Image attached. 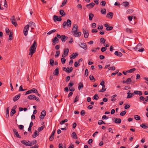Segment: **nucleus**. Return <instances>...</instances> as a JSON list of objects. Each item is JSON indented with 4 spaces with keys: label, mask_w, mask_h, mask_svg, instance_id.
I'll return each instance as SVG.
<instances>
[{
    "label": "nucleus",
    "mask_w": 148,
    "mask_h": 148,
    "mask_svg": "<svg viewBox=\"0 0 148 148\" xmlns=\"http://www.w3.org/2000/svg\"><path fill=\"white\" fill-rule=\"evenodd\" d=\"M37 44L36 41H34L33 44L31 45L29 49V55H31L32 56L33 54L36 51V49L37 48Z\"/></svg>",
    "instance_id": "1"
},
{
    "label": "nucleus",
    "mask_w": 148,
    "mask_h": 148,
    "mask_svg": "<svg viewBox=\"0 0 148 148\" xmlns=\"http://www.w3.org/2000/svg\"><path fill=\"white\" fill-rule=\"evenodd\" d=\"M10 21L12 24L14 25L15 27H16L18 25L16 23V19H15L14 16H13L11 17Z\"/></svg>",
    "instance_id": "2"
},
{
    "label": "nucleus",
    "mask_w": 148,
    "mask_h": 148,
    "mask_svg": "<svg viewBox=\"0 0 148 148\" xmlns=\"http://www.w3.org/2000/svg\"><path fill=\"white\" fill-rule=\"evenodd\" d=\"M29 25H27L25 26L23 29V33L25 36H26L28 34V31L29 29Z\"/></svg>",
    "instance_id": "3"
},
{
    "label": "nucleus",
    "mask_w": 148,
    "mask_h": 148,
    "mask_svg": "<svg viewBox=\"0 0 148 148\" xmlns=\"http://www.w3.org/2000/svg\"><path fill=\"white\" fill-rule=\"evenodd\" d=\"M34 92L35 93H37L38 92L37 90L35 88H32V89L29 90L26 92L25 95L31 93L32 92Z\"/></svg>",
    "instance_id": "4"
},
{
    "label": "nucleus",
    "mask_w": 148,
    "mask_h": 148,
    "mask_svg": "<svg viewBox=\"0 0 148 148\" xmlns=\"http://www.w3.org/2000/svg\"><path fill=\"white\" fill-rule=\"evenodd\" d=\"M69 52V49H64V53L62 55V58L66 57L68 55Z\"/></svg>",
    "instance_id": "5"
},
{
    "label": "nucleus",
    "mask_w": 148,
    "mask_h": 148,
    "mask_svg": "<svg viewBox=\"0 0 148 148\" xmlns=\"http://www.w3.org/2000/svg\"><path fill=\"white\" fill-rule=\"evenodd\" d=\"M21 142L23 144L26 146H31V143H30V141L29 140L27 141L26 140H23L21 141Z\"/></svg>",
    "instance_id": "6"
},
{
    "label": "nucleus",
    "mask_w": 148,
    "mask_h": 148,
    "mask_svg": "<svg viewBox=\"0 0 148 148\" xmlns=\"http://www.w3.org/2000/svg\"><path fill=\"white\" fill-rule=\"evenodd\" d=\"M72 33L73 36L76 37L80 36L82 34L81 32H78L77 31L73 32Z\"/></svg>",
    "instance_id": "7"
},
{
    "label": "nucleus",
    "mask_w": 148,
    "mask_h": 148,
    "mask_svg": "<svg viewBox=\"0 0 148 148\" xmlns=\"http://www.w3.org/2000/svg\"><path fill=\"white\" fill-rule=\"evenodd\" d=\"M83 33L85 38H87L88 37L89 34L88 30L83 29Z\"/></svg>",
    "instance_id": "8"
},
{
    "label": "nucleus",
    "mask_w": 148,
    "mask_h": 148,
    "mask_svg": "<svg viewBox=\"0 0 148 148\" xmlns=\"http://www.w3.org/2000/svg\"><path fill=\"white\" fill-rule=\"evenodd\" d=\"M114 121L116 123L119 124L121 122V119L120 118H114L113 119Z\"/></svg>",
    "instance_id": "9"
},
{
    "label": "nucleus",
    "mask_w": 148,
    "mask_h": 148,
    "mask_svg": "<svg viewBox=\"0 0 148 148\" xmlns=\"http://www.w3.org/2000/svg\"><path fill=\"white\" fill-rule=\"evenodd\" d=\"M53 20L55 22H56V21H60L62 20V19L60 17H58L57 16L54 15L53 16Z\"/></svg>",
    "instance_id": "10"
},
{
    "label": "nucleus",
    "mask_w": 148,
    "mask_h": 148,
    "mask_svg": "<svg viewBox=\"0 0 148 148\" xmlns=\"http://www.w3.org/2000/svg\"><path fill=\"white\" fill-rule=\"evenodd\" d=\"M46 111L45 110H43L41 113V115L40 116V118L41 119H43L44 118V116L46 115Z\"/></svg>",
    "instance_id": "11"
},
{
    "label": "nucleus",
    "mask_w": 148,
    "mask_h": 148,
    "mask_svg": "<svg viewBox=\"0 0 148 148\" xmlns=\"http://www.w3.org/2000/svg\"><path fill=\"white\" fill-rule=\"evenodd\" d=\"M80 47L83 48L84 49L86 50L87 49V46L86 44L85 43H81L80 45H79Z\"/></svg>",
    "instance_id": "12"
},
{
    "label": "nucleus",
    "mask_w": 148,
    "mask_h": 148,
    "mask_svg": "<svg viewBox=\"0 0 148 148\" xmlns=\"http://www.w3.org/2000/svg\"><path fill=\"white\" fill-rule=\"evenodd\" d=\"M14 134L16 135V137L19 138H21V137L19 135L18 131L15 129H14L13 130Z\"/></svg>",
    "instance_id": "13"
},
{
    "label": "nucleus",
    "mask_w": 148,
    "mask_h": 148,
    "mask_svg": "<svg viewBox=\"0 0 148 148\" xmlns=\"http://www.w3.org/2000/svg\"><path fill=\"white\" fill-rule=\"evenodd\" d=\"M78 30V26L76 24H74L73 25L72 32L77 31Z\"/></svg>",
    "instance_id": "14"
},
{
    "label": "nucleus",
    "mask_w": 148,
    "mask_h": 148,
    "mask_svg": "<svg viewBox=\"0 0 148 148\" xmlns=\"http://www.w3.org/2000/svg\"><path fill=\"white\" fill-rule=\"evenodd\" d=\"M94 5L95 3H94L92 2L87 5L86 6L88 7V8L90 9L93 8Z\"/></svg>",
    "instance_id": "15"
},
{
    "label": "nucleus",
    "mask_w": 148,
    "mask_h": 148,
    "mask_svg": "<svg viewBox=\"0 0 148 148\" xmlns=\"http://www.w3.org/2000/svg\"><path fill=\"white\" fill-rule=\"evenodd\" d=\"M67 38H68L66 36L64 35H62L61 40L63 42H65L66 39H67Z\"/></svg>",
    "instance_id": "16"
},
{
    "label": "nucleus",
    "mask_w": 148,
    "mask_h": 148,
    "mask_svg": "<svg viewBox=\"0 0 148 148\" xmlns=\"http://www.w3.org/2000/svg\"><path fill=\"white\" fill-rule=\"evenodd\" d=\"M52 42L55 44L58 42L59 39L57 37H55L54 38L52 39Z\"/></svg>",
    "instance_id": "17"
},
{
    "label": "nucleus",
    "mask_w": 148,
    "mask_h": 148,
    "mask_svg": "<svg viewBox=\"0 0 148 148\" xmlns=\"http://www.w3.org/2000/svg\"><path fill=\"white\" fill-rule=\"evenodd\" d=\"M133 94L134 95L138 94V95L140 96L142 95L143 94L142 93L141 91L138 90L134 91V92L133 93Z\"/></svg>",
    "instance_id": "18"
},
{
    "label": "nucleus",
    "mask_w": 148,
    "mask_h": 148,
    "mask_svg": "<svg viewBox=\"0 0 148 148\" xmlns=\"http://www.w3.org/2000/svg\"><path fill=\"white\" fill-rule=\"evenodd\" d=\"M73 70V68L72 67H70V68L68 67L66 69L65 71L66 72L68 73H71Z\"/></svg>",
    "instance_id": "19"
},
{
    "label": "nucleus",
    "mask_w": 148,
    "mask_h": 148,
    "mask_svg": "<svg viewBox=\"0 0 148 148\" xmlns=\"http://www.w3.org/2000/svg\"><path fill=\"white\" fill-rule=\"evenodd\" d=\"M114 54L116 56H117L119 57H121L122 56V53L120 52H118L117 51H115Z\"/></svg>",
    "instance_id": "20"
},
{
    "label": "nucleus",
    "mask_w": 148,
    "mask_h": 148,
    "mask_svg": "<svg viewBox=\"0 0 148 148\" xmlns=\"http://www.w3.org/2000/svg\"><path fill=\"white\" fill-rule=\"evenodd\" d=\"M20 97V95L19 94L18 95H17L15 97H14L13 98V101H17L18 100Z\"/></svg>",
    "instance_id": "21"
},
{
    "label": "nucleus",
    "mask_w": 148,
    "mask_h": 148,
    "mask_svg": "<svg viewBox=\"0 0 148 148\" xmlns=\"http://www.w3.org/2000/svg\"><path fill=\"white\" fill-rule=\"evenodd\" d=\"M141 44H138L136 47L134 48V49L135 51H138V50L141 47Z\"/></svg>",
    "instance_id": "22"
},
{
    "label": "nucleus",
    "mask_w": 148,
    "mask_h": 148,
    "mask_svg": "<svg viewBox=\"0 0 148 148\" xmlns=\"http://www.w3.org/2000/svg\"><path fill=\"white\" fill-rule=\"evenodd\" d=\"M35 96L33 95H30L27 97L28 99L30 100H34V98Z\"/></svg>",
    "instance_id": "23"
},
{
    "label": "nucleus",
    "mask_w": 148,
    "mask_h": 148,
    "mask_svg": "<svg viewBox=\"0 0 148 148\" xmlns=\"http://www.w3.org/2000/svg\"><path fill=\"white\" fill-rule=\"evenodd\" d=\"M59 73V71L58 68H57L55 69L53 73V74L55 75H58Z\"/></svg>",
    "instance_id": "24"
},
{
    "label": "nucleus",
    "mask_w": 148,
    "mask_h": 148,
    "mask_svg": "<svg viewBox=\"0 0 148 148\" xmlns=\"http://www.w3.org/2000/svg\"><path fill=\"white\" fill-rule=\"evenodd\" d=\"M127 96L126 97V98L129 99L131 98L134 95L133 93H127Z\"/></svg>",
    "instance_id": "25"
},
{
    "label": "nucleus",
    "mask_w": 148,
    "mask_h": 148,
    "mask_svg": "<svg viewBox=\"0 0 148 148\" xmlns=\"http://www.w3.org/2000/svg\"><path fill=\"white\" fill-rule=\"evenodd\" d=\"M78 54L77 53H73L71 56L70 58V59H74L77 57V56H78Z\"/></svg>",
    "instance_id": "26"
},
{
    "label": "nucleus",
    "mask_w": 148,
    "mask_h": 148,
    "mask_svg": "<svg viewBox=\"0 0 148 148\" xmlns=\"http://www.w3.org/2000/svg\"><path fill=\"white\" fill-rule=\"evenodd\" d=\"M83 84L82 83L80 82L79 83L78 86V89L79 90H80L81 88L83 87Z\"/></svg>",
    "instance_id": "27"
},
{
    "label": "nucleus",
    "mask_w": 148,
    "mask_h": 148,
    "mask_svg": "<svg viewBox=\"0 0 148 148\" xmlns=\"http://www.w3.org/2000/svg\"><path fill=\"white\" fill-rule=\"evenodd\" d=\"M71 136L73 138L75 139H76L77 138V136L75 132H73L72 133Z\"/></svg>",
    "instance_id": "28"
},
{
    "label": "nucleus",
    "mask_w": 148,
    "mask_h": 148,
    "mask_svg": "<svg viewBox=\"0 0 148 148\" xmlns=\"http://www.w3.org/2000/svg\"><path fill=\"white\" fill-rule=\"evenodd\" d=\"M29 26L31 27H35L36 25L35 23L31 21L29 22Z\"/></svg>",
    "instance_id": "29"
},
{
    "label": "nucleus",
    "mask_w": 148,
    "mask_h": 148,
    "mask_svg": "<svg viewBox=\"0 0 148 148\" xmlns=\"http://www.w3.org/2000/svg\"><path fill=\"white\" fill-rule=\"evenodd\" d=\"M37 132H38L37 130H36L35 131L34 133L32 135V137L33 138H34L38 135Z\"/></svg>",
    "instance_id": "30"
},
{
    "label": "nucleus",
    "mask_w": 148,
    "mask_h": 148,
    "mask_svg": "<svg viewBox=\"0 0 148 148\" xmlns=\"http://www.w3.org/2000/svg\"><path fill=\"white\" fill-rule=\"evenodd\" d=\"M9 107H8L6 109V114L5 115V117L8 118L9 116Z\"/></svg>",
    "instance_id": "31"
},
{
    "label": "nucleus",
    "mask_w": 148,
    "mask_h": 148,
    "mask_svg": "<svg viewBox=\"0 0 148 148\" xmlns=\"http://www.w3.org/2000/svg\"><path fill=\"white\" fill-rule=\"evenodd\" d=\"M68 24V27H71V21L70 19H68L66 22Z\"/></svg>",
    "instance_id": "32"
},
{
    "label": "nucleus",
    "mask_w": 148,
    "mask_h": 148,
    "mask_svg": "<svg viewBox=\"0 0 148 148\" xmlns=\"http://www.w3.org/2000/svg\"><path fill=\"white\" fill-rule=\"evenodd\" d=\"M132 79L131 78H127L126 80L125 81V83L127 84H129L131 82Z\"/></svg>",
    "instance_id": "33"
},
{
    "label": "nucleus",
    "mask_w": 148,
    "mask_h": 148,
    "mask_svg": "<svg viewBox=\"0 0 148 148\" xmlns=\"http://www.w3.org/2000/svg\"><path fill=\"white\" fill-rule=\"evenodd\" d=\"M106 88H105V86H102V89L99 91V92H103L106 90Z\"/></svg>",
    "instance_id": "34"
},
{
    "label": "nucleus",
    "mask_w": 148,
    "mask_h": 148,
    "mask_svg": "<svg viewBox=\"0 0 148 148\" xmlns=\"http://www.w3.org/2000/svg\"><path fill=\"white\" fill-rule=\"evenodd\" d=\"M60 14L62 15V16H64L66 14V13L64 12V11L62 10H60Z\"/></svg>",
    "instance_id": "35"
},
{
    "label": "nucleus",
    "mask_w": 148,
    "mask_h": 148,
    "mask_svg": "<svg viewBox=\"0 0 148 148\" xmlns=\"http://www.w3.org/2000/svg\"><path fill=\"white\" fill-rule=\"evenodd\" d=\"M134 118L137 121L139 120L140 119V116L137 115H135L134 116Z\"/></svg>",
    "instance_id": "36"
},
{
    "label": "nucleus",
    "mask_w": 148,
    "mask_h": 148,
    "mask_svg": "<svg viewBox=\"0 0 148 148\" xmlns=\"http://www.w3.org/2000/svg\"><path fill=\"white\" fill-rule=\"evenodd\" d=\"M94 16V15L92 13H90L89 15V19L90 21L92 20V18Z\"/></svg>",
    "instance_id": "37"
},
{
    "label": "nucleus",
    "mask_w": 148,
    "mask_h": 148,
    "mask_svg": "<svg viewBox=\"0 0 148 148\" xmlns=\"http://www.w3.org/2000/svg\"><path fill=\"white\" fill-rule=\"evenodd\" d=\"M16 112L15 110L12 109L10 112V116H12Z\"/></svg>",
    "instance_id": "38"
},
{
    "label": "nucleus",
    "mask_w": 148,
    "mask_h": 148,
    "mask_svg": "<svg viewBox=\"0 0 148 148\" xmlns=\"http://www.w3.org/2000/svg\"><path fill=\"white\" fill-rule=\"evenodd\" d=\"M136 70V69L134 68L132 69L129 70L127 71V73H132L134 71Z\"/></svg>",
    "instance_id": "39"
},
{
    "label": "nucleus",
    "mask_w": 148,
    "mask_h": 148,
    "mask_svg": "<svg viewBox=\"0 0 148 148\" xmlns=\"http://www.w3.org/2000/svg\"><path fill=\"white\" fill-rule=\"evenodd\" d=\"M100 42L101 44H104L106 41V40L103 38H101L100 39Z\"/></svg>",
    "instance_id": "40"
},
{
    "label": "nucleus",
    "mask_w": 148,
    "mask_h": 148,
    "mask_svg": "<svg viewBox=\"0 0 148 148\" xmlns=\"http://www.w3.org/2000/svg\"><path fill=\"white\" fill-rule=\"evenodd\" d=\"M44 128H45L44 125L42 126L41 127H39L38 128V132H40L42 131V130H43V129Z\"/></svg>",
    "instance_id": "41"
},
{
    "label": "nucleus",
    "mask_w": 148,
    "mask_h": 148,
    "mask_svg": "<svg viewBox=\"0 0 148 148\" xmlns=\"http://www.w3.org/2000/svg\"><path fill=\"white\" fill-rule=\"evenodd\" d=\"M56 31V29H53V30H52L49 32L47 33V34L48 35H49L50 34H51L52 33H53L54 32H55Z\"/></svg>",
    "instance_id": "42"
},
{
    "label": "nucleus",
    "mask_w": 148,
    "mask_h": 148,
    "mask_svg": "<svg viewBox=\"0 0 148 148\" xmlns=\"http://www.w3.org/2000/svg\"><path fill=\"white\" fill-rule=\"evenodd\" d=\"M129 3L127 1H125L122 3V4H123V5L125 7H127L129 5Z\"/></svg>",
    "instance_id": "43"
},
{
    "label": "nucleus",
    "mask_w": 148,
    "mask_h": 148,
    "mask_svg": "<svg viewBox=\"0 0 148 148\" xmlns=\"http://www.w3.org/2000/svg\"><path fill=\"white\" fill-rule=\"evenodd\" d=\"M68 24L67 23V22L66 21H64L63 23V27L64 28H66V26H67L68 27Z\"/></svg>",
    "instance_id": "44"
},
{
    "label": "nucleus",
    "mask_w": 148,
    "mask_h": 148,
    "mask_svg": "<svg viewBox=\"0 0 148 148\" xmlns=\"http://www.w3.org/2000/svg\"><path fill=\"white\" fill-rule=\"evenodd\" d=\"M67 3V0H64L62 3V5L60 6L61 7L64 6Z\"/></svg>",
    "instance_id": "45"
},
{
    "label": "nucleus",
    "mask_w": 148,
    "mask_h": 148,
    "mask_svg": "<svg viewBox=\"0 0 148 148\" xmlns=\"http://www.w3.org/2000/svg\"><path fill=\"white\" fill-rule=\"evenodd\" d=\"M113 14L112 12H110L107 14V16H110L111 17V18H112V17Z\"/></svg>",
    "instance_id": "46"
},
{
    "label": "nucleus",
    "mask_w": 148,
    "mask_h": 148,
    "mask_svg": "<svg viewBox=\"0 0 148 148\" xmlns=\"http://www.w3.org/2000/svg\"><path fill=\"white\" fill-rule=\"evenodd\" d=\"M126 110L123 111L120 113V115L121 116H123L126 114Z\"/></svg>",
    "instance_id": "47"
},
{
    "label": "nucleus",
    "mask_w": 148,
    "mask_h": 148,
    "mask_svg": "<svg viewBox=\"0 0 148 148\" xmlns=\"http://www.w3.org/2000/svg\"><path fill=\"white\" fill-rule=\"evenodd\" d=\"M140 126L143 129H146L148 128V126L144 124H142L140 125Z\"/></svg>",
    "instance_id": "48"
},
{
    "label": "nucleus",
    "mask_w": 148,
    "mask_h": 148,
    "mask_svg": "<svg viewBox=\"0 0 148 148\" xmlns=\"http://www.w3.org/2000/svg\"><path fill=\"white\" fill-rule=\"evenodd\" d=\"M79 96L78 95L75 98V99L74 100L73 102L74 103H75L79 100Z\"/></svg>",
    "instance_id": "49"
},
{
    "label": "nucleus",
    "mask_w": 148,
    "mask_h": 148,
    "mask_svg": "<svg viewBox=\"0 0 148 148\" xmlns=\"http://www.w3.org/2000/svg\"><path fill=\"white\" fill-rule=\"evenodd\" d=\"M99 96L97 94H96L93 96V98L94 99L97 100L99 99Z\"/></svg>",
    "instance_id": "50"
},
{
    "label": "nucleus",
    "mask_w": 148,
    "mask_h": 148,
    "mask_svg": "<svg viewBox=\"0 0 148 148\" xmlns=\"http://www.w3.org/2000/svg\"><path fill=\"white\" fill-rule=\"evenodd\" d=\"M98 123V124L99 125H101L102 124H105V123H104L102 120H99Z\"/></svg>",
    "instance_id": "51"
},
{
    "label": "nucleus",
    "mask_w": 148,
    "mask_h": 148,
    "mask_svg": "<svg viewBox=\"0 0 148 148\" xmlns=\"http://www.w3.org/2000/svg\"><path fill=\"white\" fill-rule=\"evenodd\" d=\"M106 10L105 9L101 10V12L102 14H105L106 13Z\"/></svg>",
    "instance_id": "52"
},
{
    "label": "nucleus",
    "mask_w": 148,
    "mask_h": 148,
    "mask_svg": "<svg viewBox=\"0 0 148 148\" xmlns=\"http://www.w3.org/2000/svg\"><path fill=\"white\" fill-rule=\"evenodd\" d=\"M68 121V120L66 119H65L63 121H61L60 122V124L61 125H63L64 124V123L65 122H66Z\"/></svg>",
    "instance_id": "53"
},
{
    "label": "nucleus",
    "mask_w": 148,
    "mask_h": 148,
    "mask_svg": "<svg viewBox=\"0 0 148 148\" xmlns=\"http://www.w3.org/2000/svg\"><path fill=\"white\" fill-rule=\"evenodd\" d=\"M126 31L127 32L130 33H132V31L129 28L126 29Z\"/></svg>",
    "instance_id": "54"
},
{
    "label": "nucleus",
    "mask_w": 148,
    "mask_h": 148,
    "mask_svg": "<svg viewBox=\"0 0 148 148\" xmlns=\"http://www.w3.org/2000/svg\"><path fill=\"white\" fill-rule=\"evenodd\" d=\"M54 134L53 135V134H51V136H50L49 138V140L50 141H51L53 140L54 138Z\"/></svg>",
    "instance_id": "55"
},
{
    "label": "nucleus",
    "mask_w": 148,
    "mask_h": 148,
    "mask_svg": "<svg viewBox=\"0 0 148 148\" xmlns=\"http://www.w3.org/2000/svg\"><path fill=\"white\" fill-rule=\"evenodd\" d=\"M50 63L49 64L52 66H53V64L54 63V61L53 59H51L50 60Z\"/></svg>",
    "instance_id": "56"
},
{
    "label": "nucleus",
    "mask_w": 148,
    "mask_h": 148,
    "mask_svg": "<svg viewBox=\"0 0 148 148\" xmlns=\"http://www.w3.org/2000/svg\"><path fill=\"white\" fill-rule=\"evenodd\" d=\"M89 79L90 80H94V82H95V79L94 77L92 75H90L89 77Z\"/></svg>",
    "instance_id": "57"
},
{
    "label": "nucleus",
    "mask_w": 148,
    "mask_h": 148,
    "mask_svg": "<svg viewBox=\"0 0 148 148\" xmlns=\"http://www.w3.org/2000/svg\"><path fill=\"white\" fill-rule=\"evenodd\" d=\"M60 54V51H56V54L55 55V57L56 58L58 57Z\"/></svg>",
    "instance_id": "58"
},
{
    "label": "nucleus",
    "mask_w": 148,
    "mask_h": 148,
    "mask_svg": "<svg viewBox=\"0 0 148 148\" xmlns=\"http://www.w3.org/2000/svg\"><path fill=\"white\" fill-rule=\"evenodd\" d=\"M106 2L104 1H101L100 4L103 6H104L106 5Z\"/></svg>",
    "instance_id": "59"
},
{
    "label": "nucleus",
    "mask_w": 148,
    "mask_h": 148,
    "mask_svg": "<svg viewBox=\"0 0 148 148\" xmlns=\"http://www.w3.org/2000/svg\"><path fill=\"white\" fill-rule=\"evenodd\" d=\"M37 142V141L36 140H34L32 141L31 142H30V143H31V146L33 145H34L35 144H36Z\"/></svg>",
    "instance_id": "60"
},
{
    "label": "nucleus",
    "mask_w": 148,
    "mask_h": 148,
    "mask_svg": "<svg viewBox=\"0 0 148 148\" xmlns=\"http://www.w3.org/2000/svg\"><path fill=\"white\" fill-rule=\"evenodd\" d=\"M133 12V10L132 9H128L127 11V12L128 14L132 13Z\"/></svg>",
    "instance_id": "61"
},
{
    "label": "nucleus",
    "mask_w": 148,
    "mask_h": 148,
    "mask_svg": "<svg viewBox=\"0 0 148 148\" xmlns=\"http://www.w3.org/2000/svg\"><path fill=\"white\" fill-rule=\"evenodd\" d=\"M62 58L61 59V62L63 64L65 63L66 60L65 58Z\"/></svg>",
    "instance_id": "62"
},
{
    "label": "nucleus",
    "mask_w": 148,
    "mask_h": 148,
    "mask_svg": "<svg viewBox=\"0 0 148 148\" xmlns=\"http://www.w3.org/2000/svg\"><path fill=\"white\" fill-rule=\"evenodd\" d=\"M107 49V48L105 47H103L101 49V51L102 52L105 51Z\"/></svg>",
    "instance_id": "63"
},
{
    "label": "nucleus",
    "mask_w": 148,
    "mask_h": 148,
    "mask_svg": "<svg viewBox=\"0 0 148 148\" xmlns=\"http://www.w3.org/2000/svg\"><path fill=\"white\" fill-rule=\"evenodd\" d=\"M113 28L112 26L108 27L107 28H106V29L107 31L111 30Z\"/></svg>",
    "instance_id": "64"
}]
</instances>
